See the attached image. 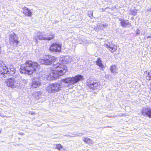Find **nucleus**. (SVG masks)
Wrapping results in <instances>:
<instances>
[{"mask_svg":"<svg viewBox=\"0 0 151 151\" xmlns=\"http://www.w3.org/2000/svg\"><path fill=\"white\" fill-rule=\"evenodd\" d=\"M61 85L57 83L49 84L46 87V91L50 93H54L58 92L60 90Z\"/></svg>","mask_w":151,"mask_h":151,"instance_id":"39448f33","label":"nucleus"},{"mask_svg":"<svg viewBox=\"0 0 151 151\" xmlns=\"http://www.w3.org/2000/svg\"><path fill=\"white\" fill-rule=\"evenodd\" d=\"M150 90L151 91V82L150 83Z\"/></svg>","mask_w":151,"mask_h":151,"instance_id":"393cba45","label":"nucleus"},{"mask_svg":"<svg viewBox=\"0 0 151 151\" xmlns=\"http://www.w3.org/2000/svg\"><path fill=\"white\" fill-rule=\"evenodd\" d=\"M56 146L55 148L59 150H60V149L63 148V146L60 144H56Z\"/></svg>","mask_w":151,"mask_h":151,"instance_id":"5701e85b","label":"nucleus"},{"mask_svg":"<svg viewBox=\"0 0 151 151\" xmlns=\"http://www.w3.org/2000/svg\"><path fill=\"white\" fill-rule=\"evenodd\" d=\"M35 38L36 40L39 39V40H45V34L41 32H38L37 33L36 36Z\"/></svg>","mask_w":151,"mask_h":151,"instance_id":"f8f14e48","label":"nucleus"},{"mask_svg":"<svg viewBox=\"0 0 151 151\" xmlns=\"http://www.w3.org/2000/svg\"><path fill=\"white\" fill-rule=\"evenodd\" d=\"M107 127L111 128V127H110V126H107Z\"/></svg>","mask_w":151,"mask_h":151,"instance_id":"a878e982","label":"nucleus"},{"mask_svg":"<svg viewBox=\"0 0 151 151\" xmlns=\"http://www.w3.org/2000/svg\"><path fill=\"white\" fill-rule=\"evenodd\" d=\"M39 67V65L37 62L28 60L24 64L20 65L19 70L21 73L31 75L35 72Z\"/></svg>","mask_w":151,"mask_h":151,"instance_id":"f03ea898","label":"nucleus"},{"mask_svg":"<svg viewBox=\"0 0 151 151\" xmlns=\"http://www.w3.org/2000/svg\"><path fill=\"white\" fill-rule=\"evenodd\" d=\"M120 20L121 21L120 23L122 27H125L129 24L128 20L120 19Z\"/></svg>","mask_w":151,"mask_h":151,"instance_id":"6ab92c4d","label":"nucleus"},{"mask_svg":"<svg viewBox=\"0 0 151 151\" xmlns=\"http://www.w3.org/2000/svg\"><path fill=\"white\" fill-rule=\"evenodd\" d=\"M100 85L99 82H97L96 80H89L87 83V86L89 88L93 90L99 89Z\"/></svg>","mask_w":151,"mask_h":151,"instance_id":"423d86ee","label":"nucleus"},{"mask_svg":"<svg viewBox=\"0 0 151 151\" xmlns=\"http://www.w3.org/2000/svg\"><path fill=\"white\" fill-rule=\"evenodd\" d=\"M107 48L111 52H114L116 51L117 48L116 45H113L112 47L107 45Z\"/></svg>","mask_w":151,"mask_h":151,"instance_id":"dca6fc26","label":"nucleus"},{"mask_svg":"<svg viewBox=\"0 0 151 151\" xmlns=\"http://www.w3.org/2000/svg\"><path fill=\"white\" fill-rule=\"evenodd\" d=\"M150 37V36H148V37H147V38H148Z\"/></svg>","mask_w":151,"mask_h":151,"instance_id":"cd10ccee","label":"nucleus"},{"mask_svg":"<svg viewBox=\"0 0 151 151\" xmlns=\"http://www.w3.org/2000/svg\"><path fill=\"white\" fill-rule=\"evenodd\" d=\"M96 63L97 65L101 68H104V65L102 63L101 58H97L96 61Z\"/></svg>","mask_w":151,"mask_h":151,"instance_id":"a211bd4d","label":"nucleus"},{"mask_svg":"<svg viewBox=\"0 0 151 151\" xmlns=\"http://www.w3.org/2000/svg\"><path fill=\"white\" fill-rule=\"evenodd\" d=\"M142 115L144 116H147L151 118V108L150 107L143 108L141 112Z\"/></svg>","mask_w":151,"mask_h":151,"instance_id":"9d476101","label":"nucleus"},{"mask_svg":"<svg viewBox=\"0 0 151 151\" xmlns=\"http://www.w3.org/2000/svg\"><path fill=\"white\" fill-rule=\"evenodd\" d=\"M131 14L133 16H135L137 14V9H135L131 12Z\"/></svg>","mask_w":151,"mask_h":151,"instance_id":"b1692460","label":"nucleus"},{"mask_svg":"<svg viewBox=\"0 0 151 151\" xmlns=\"http://www.w3.org/2000/svg\"><path fill=\"white\" fill-rule=\"evenodd\" d=\"M1 129H0V133L1 132Z\"/></svg>","mask_w":151,"mask_h":151,"instance_id":"bb28decb","label":"nucleus"},{"mask_svg":"<svg viewBox=\"0 0 151 151\" xmlns=\"http://www.w3.org/2000/svg\"><path fill=\"white\" fill-rule=\"evenodd\" d=\"M55 34L52 32H50L45 35V40H51L54 39Z\"/></svg>","mask_w":151,"mask_h":151,"instance_id":"4468645a","label":"nucleus"},{"mask_svg":"<svg viewBox=\"0 0 151 151\" xmlns=\"http://www.w3.org/2000/svg\"><path fill=\"white\" fill-rule=\"evenodd\" d=\"M63 81L66 83L73 84V80L72 77H68L63 79Z\"/></svg>","mask_w":151,"mask_h":151,"instance_id":"412c9836","label":"nucleus"},{"mask_svg":"<svg viewBox=\"0 0 151 151\" xmlns=\"http://www.w3.org/2000/svg\"><path fill=\"white\" fill-rule=\"evenodd\" d=\"M9 40V43L11 44H15L16 46H17L19 43V41L17 39V35L14 33L10 34Z\"/></svg>","mask_w":151,"mask_h":151,"instance_id":"6e6552de","label":"nucleus"},{"mask_svg":"<svg viewBox=\"0 0 151 151\" xmlns=\"http://www.w3.org/2000/svg\"><path fill=\"white\" fill-rule=\"evenodd\" d=\"M5 83L7 86L12 88H15L17 86L16 82L14 78L8 79L6 81Z\"/></svg>","mask_w":151,"mask_h":151,"instance_id":"1a4fd4ad","label":"nucleus"},{"mask_svg":"<svg viewBox=\"0 0 151 151\" xmlns=\"http://www.w3.org/2000/svg\"><path fill=\"white\" fill-rule=\"evenodd\" d=\"M110 70L112 73H117V68L115 65H112L110 66Z\"/></svg>","mask_w":151,"mask_h":151,"instance_id":"4be33fe9","label":"nucleus"},{"mask_svg":"<svg viewBox=\"0 0 151 151\" xmlns=\"http://www.w3.org/2000/svg\"><path fill=\"white\" fill-rule=\"evenodd\" d=\"M53 68H52L47 79L49 81L55 80L64 75L68 70L67 67L64 63L53 64Z\"/></svg>","mask_w":151,"mask_h":151,"instance_id":"f257e3e1","label":"nucleus"},{"mask_svg":"<svg viewBox=\"0 0 151 151\" xmlns=\"http://www.w3.org/2000/svg\"><path fill=\"white\" fill-rule=\"evenodd\" d=\"M62 45L58 43H53L50 45L49 50L53 52H60L61 51Z\"/></svg>","mask_w":151,"mask_h":151,"instance_id":"0eeeda50","label":"nucleus"},{"mask_svg":"<svg viewBox=\"0 0 151 151\" xmlns=\"http://www.w3.org/2000/svg\"><path fill=\"white\" fill-rule=\"evenodd\" d=\"M144 74H147L145 77L146 80L148 81L151 80V70H150V72H148L147 70L145 71L144 72Z\"/></svg>","mask_w":151,"mask_h":151,"instance_id":"f3484780","label":"nucleus"},{"mask_svg":"<svg viewBox=\"0 0 151 151\" xmlns=\"http://www.w3.org/2000/svg\"><path fill=\"white\" fill-rule=\"evenodd\" d=\"M22 9L23 10L22 13L25 16L31 17L32 15V12L27 8L24 7Z\"/></svg>","mask_w":151,"mask_h":151,"instance_id":"ddd939ff","label":"nucleus"},{"mask_svg":"<svg viewBox=\"0 0 151 151\" xmlns=\"http://www.w3.org/2000/svg\"><path fill=\"white\" fill-rule=\"evenodd\" d=\"M83 141L85 143L88 144H92L93 143L92 140L87 137H84Z\"/></svg>","mask_w":151,"mask_h":151,"instance_id":"aec40b11","label":"nucleus"},{"mask_svg":"<svg viewBox=\"0 0 151 151\" xmlns=\"http://www.w3.org/2000/svg\"><path fill=\"white\" fill-rule=\"evenodd\" d=\"M15 69L13 66L11 65L8 67L0 60V76H4L5 74L12 76L15 73Z\"/></svg>","mask_w":151,"mask_h":151,"instance_id":"7ed1b4c3","label":"nucleus"},{"mask_svg":"<svg viewBox=\"0 0 151 151\" xmlns=\"http://www.w3.org/2000/svg\"><path fill=\"white\" fill-rule=\"evenodd\" d=\"M41 84L40 80L39 79L37 78L33 82L32 86L33 88H37L40 86Z\"/></svg>","mask_w":151,"mask_h":151,"instance_id":"2eb2a0df","label":"nucleus"},{"mask_svg":"<svg viewBox=\"0 0 151 151\" xmlns=\"http://www.w3.org/2000/svg\"><path fill=\"white\" fill-rule=\"evenodd\" d=\"M57 58L54 56L49 55H44L42 59H40L39 62L41 64L50 65L56 63L57 61Z\"/></svg>","mask_w":151,"mask_h":151,"instance_id":"20e7f679","label":"nucleus"},{"mask_svg":"<svg viewBox=\"0 0 151 151\" xmlns=\"http://www.w3.org/2000/svg\"><path fill=\"white\" fill-rule=\"evenodd\" d=\"M73 84H74L83 79V76L81 75H78L74 77H72Z\"/></svg>","mask_w":151,"mask_h":151,"instance_id":"9b49d317","label":"nucleus"}]
</instances>
